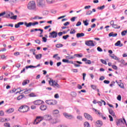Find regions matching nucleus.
<instances>
[{
	"label": "nucleus",
	"instance_id": "nucleus-1",
	"mask_svg": "<svg viewBox=\"0 0 127 127\" xmlns=\"http://www.w3.org/2000/svg\"><path fill=\"white\" fill-rule=\"evenodd\" d=\"M27 8L30 10L36 11V3H35V1H30L28 4Z\"/></svg>",
	"mask_w": 127,
	"mask_h": 127
},
{
	"label": "nucleus",
	"instance_id": "nucleus-2",
	"mask_svg": "<svg viewBox=\"0 0 127 127\" xmlns=\"http://www.w3.org/2000/svg\"><path fill=\"white\" fill-rule=\"evenodd\" d=\"M37 4L39 7H44L45 6V0H37Z\"/></svg>",
	"mask_w": 127,
	"mask_h": 127
},
{
	"label": "nucleus",
	"instance_id": "nucleus-3",
	"mask_svg": "<svg viewBox=\"0 0 127 127\" xmlns=\"http://www.w3.org/2000/svg\"><path fill=\"white\" fill-rule=\"evenodd\" d=\"M62 62L64 63H68V64H73V65L75 66V67H80V64H76V63H74L73 62L71 61H69L68 60L66 59H63L62 60Z\"/></svg>",
	"mask_w": 127,
	"mask_h": 127
},
{
	"label": "nucleus",
	"instance_id": "nucleus-4",
	"mask_svg": "<svg viewBox=\"0 0 127 127\" xmlns=\"http://www.w3.org/2000/svg\"><path fill=\"white\" fill-rule=\"evenodd\" d=\"M43 117L41 116H38L36 117V119L34 121V125H38V124H39L40 122H42V121H43Z\"/></svg>",
	"mask_w": 127,
	"mask_h": 127
},
{
	"label": "nucleus",
	"instance_id": "nucleus-5",
	"mask_svg": "<svg viewBox=\"0 0 127 127\" xmlns=\"http://www.w3.org/2000/svg\"><path fill=\"white\" fill-rule=\"evenodd\" d=\"M58 36V33L56 31H53L51 33H50V35L49 37L50 38H56Z\"/></svg>",
	"mask_w": 127,
	"mask_h": 127
},
{
	"label": "nucleus",
	"instance_id": "nucleus-6",
	"mask_svg": "<svg viewBox=\"0 0 127 127\" xmlns=\"http://www.w3.org/2000/svg\"><path fill=\"white\" fill-rule=\"evenodd\" d=\"M85 45H87V46H91L93 47L95 46V44H94V41L88 40L85 41Z\"/></svg>",
	"mask_w": 127,
	"mask_h": 127
},
{
	"label": "nucleus",
	"instance_id": "nucleus-7",
	"mask_svg": "<svg viewBox=\"0 0 127 127\" xmlns=\"http://www.w3.org/2000/svg\"><path fill=\"white\" fill-rule=\"evenodd\" d=\"M46 103L48 105H52L53 106H54V105H56V104H57V101L51 100H46Z\"/></svg>",
	"mask_w": 127,
	"mask_h": 127
},
{
	"label": "nucleus",
	"instance_id": "nucleus-8",
	"mask_svg": "<svg viewBox=\"0 0 127 127\" xmlns=\"http://www.w3.org/2000/svg\"><path fill=\"white\" fill-rule=\"evenodd\" d=\"M43 118L46 121H51V120H52V117L50 115H46L43 117Z\"/></svg>",
	"mask_w": 127,
	"mask_h": 127
},
{
	"label": "nucleus",
	"instance_id": "nucleus-9",
	"mask_svg": "<svg viewBox=\"0 0 127 127\" xmlns=\"http://www.w3.org/2000/svg\"><path fill=\"white\" fill-rule=\"evenodd\" d=\"M84 116L87 120H88L89 121H93V118H92V116L90 115L89 114H88L87 113H84Z\"/></svg>",
	"mask_w": 127,
	"mask_h": 127
},
{
	"label": "nucleus",
	"instance_id": "nucleus-10",
	"mask_svg": "<svg viewBox=\"0 0 127 127\" xmlns=\"http://www.w3.org/2000/svg\"><path fill=\"white\" fill-rule=\"evenodd\" d=\"M63 115L66 119H69V120H71V119H73V116L68 114V113H63Z\"/></svg>",
	"mask_w": 127,
	"mask_h": 127
},
{
	"label": "nucleus",
	"instance_id": "nucleus-11",
	"mask_svg": "<svg viewBox=\"0 0 127 127\" xmlns=\"http://www.w3.org/2000/svg\"><path fill=\"white\" fill-rule=\"evenodd\" d=\"M33 104H34V105H36V106H39V105H41V104H42V101L41 100H36L33 102Z\"/></svg>",
	"mask_w": 127,
	"mask_h": 127
},
{
	"label": "nucleus",
	"instance_id": "nucleus-12",
	"mask_svg": "<svg viewBox=\"0 0 127 127\" xmlns=\"http://www.w3.org/2000/svg\"><path fill=\"white\" fill-rule=\"evenodd\" d=\"M34 31H41L40 34H42V33H43V29H35L30 30V32H34Z\"/></svg>",
	"mask_w": 127,
	"mask_h": 127
},
{
	"label": "nucleus",
	"instance_id": "nucleus-13",
	"mask_svg": "<svg viewBox=\"0 0 127 127\" xmlns=\"http://www.w3.org/2000/svg\"><path fill=\"white\" fill-rule=\"evenodd\" d=\"M24 109H26V110H28V106H22L20 107H19L18 111L19 112H20V113H21V111H23V110H24Z\"/></svg>",
	"mask_w": 127,
	"mask_h": 127
},
{
	"label": "nucleus",
	"instance_id": "nucleus-14",
	"mask_svg": "<svg viewBox=\"0 0 127 127\" xmlns=\"http://www.w3.org/2000/svg\"><path fill=\"white\" fill-rule=\"evenodd\" d=\"M97 127H102L103 126V122L101 120H98L96 122Z\"/></svg>",
	"mask_w": 127,
	"mask_h": 127
},
{
	"label": "nucleus",
	"instance_id": "nucleus-15",
	"mask_svg": "<svg viewBox=\"0 0 127 127\" xmlns=\"http://www.w3.org/2000/svg\"><path fill=\"white\" fill-rule=\"evenodd\" d=\"M23 24H24V22H18V23L15 25V28H18L19 27H20V25H23Z\"/></svg>",
	"mask_w": 127,
	"mask_h": 127
},
{
	"label": "nucleus",
	"instance_id": "nucleus-16",
	"mask_svg": "<svg viewBox=\"0 0 127 127\" xmlns=\"http://www.w3.org/2000/svg\"><path fill=\"white\" fill-rule=\"evenodd\" d=\"M83 36H85V34L84 33H78L76 34V37L77 38H80V37H83Z\"/></svg>",
	"mask_w": 127,
	"mask_h": 127
},
{
	"label": "nucleus",
	"instance_id": "nucleus-17",
	"mask_svg": "<svg viewBox=\"0 0 127 127\" xmlns=\"http://www.w3.org/2000/svg\"><path fill=\"white\" fill-rule=\"evenodd\" d=\"M109 37H116V36H118V34L117 33H115L114 34V32H111L109 34Z\"/></svg>",
	"mask_w": 127,
	"mask_h": 127
},
{
	"label": "nucleus",
	"instance_id": "nucleus-18",
	"mask_svg": "<svg viewBox=\"0 0 127 127\" xmlns=\"http://www.w3.org/2000/svg\"><path fill=\"white\" fill-rule=\"evenodd\" d=\"M109 112L113 117H116V114L112 109H109Z\"/></svg>",
	"mask_w": 127,
	"mask_h": 127
},
{
	"label": "nucleus",
	"instance_id": "nucleus-19",
	"mask_svg": "<svg viewBox=\"0 0 127 127\" xmlns=\"http://www.w3.org/2000/svg\"><path fill=\"white\" fill-rule=\"evenodd\" d=\"M40 109L41 111H45L47 109V107L46 105H42L40 106Z\"/></svg>",
	"mask_w": 127,
	"mask_h": 127
},
{
	"label": "nucleus",
	"instance_id": "nucleus-20",
	"mask_svg": "<svg viewBox=\"0 0 127 127\" xmlns=\"http://www.w3.org/2000/svg\"><path fill=\"white\" fill-rule=\"evenodd\" d=\"M109 56L111 57V58H112L113 59H114L115 60H120V59H119L118 57L115 56V55H109Z\"/></svg>",
	"mask_w": 127,
	"mask_h": 127
},
{
	"label": "nucleus",
	"instance_id": "nucleus-21",
	"mask_svg": "<svg viewBox=\"0 0 127 127\" xmlns=\"http://www.w3.org/2000/svg\"><path fill=\"white\" fill-rule=\"evenodd\" d=\"M35 57L37 60H40V59H41V58L42 57V54H40L38 55H36Z\"/></svg>",
	"mask_w": 127,
	"mask_h": 127
},
{
	"label": "nucleus",
	"instance_id": "nucleus-22",
	"mask_svg": "<svg viewBox=\"0 0 127 127\" xmlns=\"http://www.w3.org/2000/svg\"><path fill=\"white\" fill-rule=\"evenodd\" d=\"M54 83H55V80H53L52 79H51L49 81V84L51 86H54Z\"/></svg>",
	"mask_w": 127,
	"mask_h": 127
},
{
	"label": "nucleus",
	"instance_id": "nucleus-23",
	"mask_svg": "<svg viewBox=\"0 0 127 127\" xmlns=\"http://www.w3.org/2000/svg\"><path fill=\"white\" fill-rule=\"evenodd\" d=\"M6 112L8 114H11V113H13V112H14V109L13 108H10L8 109Z\"/></svg>",
	"mask_w": 127,
	"mask_h": 127
},
{
	"label": "nucleus",
	"instance_id": "nucleus-24",
	"mask_svg": "<svg viewBox=\"0 0 127 127\" xmlns=\"http://www.w3.org/2000/svg\"><path fill=\"white\" fill-rule=\"evenodd\" d=\"M103 103L104 106H106V102L104 100H101V101L97 102V103L99 105V106H102L103 105Z\"/></svg>",
	"mask_w": 127,
	"mask_h": 127
},
{
	"label": "nucleus",
	"instance_id": "nucleus-25",
	"mask_svg": "<svg viewBox=\"0 0 127 127\" xmlns=\"http://www.w3.org/2000/svg\"><path fill=\"white\" fill-rule=\"evenodd\" d=\"M46 1L48 4H52V3L55 2V0H46Z\"/></svg>",
	"mask_w": 127,
	"mask_h": 127
},
{
	"label": "nucleus",
	"instance_id": "nucleus-26",
	"mask_svg": "<svg viewBox=\"0 0 127 127\" xmlns=\"http://www.w3.org/2000/svg\"><path fill=\"white\" fill-rule=\"evenodd\" d=\"M74 56H76L77 58H81L83 57V54H74Z\"/></svg>",
	"mask_w": 127,
	"mask_h": 127
},
{
	"label": "nucleus",
	"instance_id": "nucleus-27",
	"mask_svg": "<svg viewBox=\"0 0 127 127\" xmlns=\"http://www.w3.org/2000/svg\"><path fill=\"white\" fill-rule=\"evenodd\" d=\"M24 24L25 26H26V27H30V26H31V22H29L28 23H27L26 22H25L24 23Z\"/></svg>",
	"mask_w": 127,
	"mask_h": 127
},
{
	"label": "nucleus",
	"instance_id": "nucleus-28",
	"mask_svg": "<svg viewBox=\"0 0 127 127\" xmlns=\"http://www.w3.org/2000/svg\"><path fill=\"white\" fill-rule=\"evenodd\" d=\"M29 83V80H24L22 82V85L25 86V85H27V84H28Z\"/></svg>",
	"mask_w": 127,
	"mask_h": 127
},
{
	"label": "nucleus",
	"instance_id": "nucleus-29",
	"mask_svg": "<svg viewBox=\"0 0 127 127\" xmlns=\"http://www.w3.org/2000/svg\"><path fill=\"white\" fill-rule=\"evenodd\" d=\"M112 27L113 28H115V29H119L120 28H121V26H118L117 24H114L112 26Z\"/></svg>",
	"mask_w": 127,
	"mask_h": 127
},
{
	"label": "nucleus",
	"instance_id": "nucleus-30",
	"mask_svg": "<svg viewBox=\"0 0 127 127\" xmlns=\"http://www.w3.org/2000/svg\"><path fill=\"white\" fill-rule=\"evenodd\" d=\"M127 30H124L121 32V35L122 36H126V35H127Z\"/></svg>",
	"mask_w": 127,
	"mask_h": 127
},
{
	"label": "nucleus",
	"instance_id": "nucleus-31",
	"mask_svg": "<svg viewBox=\"0 0 127 127\" xmlns=\"http://www.w3.org/2000/svg\"><path fill=\"white\" fill-rule=\"evenodd\" d=\"M23 98H24V95H21L18 96V97L17 98V100H18V101H19L20 100H21V99H23Z\"/></svg>",
	"mask_w": 127,
	"mask_h": 127
},
{
	"label": "nucleus",
	"instance_id": "nucleus-32",
	"mask_svg": "<svg viewBox=\"0 0 127 127\" xmlns=\"http://www.w3.org/2000/svg\"><path fill=\"white\" fill-rule=\"evenodd\" d=\"M71 96H72L73 98H75L77 96V93L74 91L71 92Z\"/></svg>",
	"mask_w": 127,
	"mask_h": 127
},
{
	"label": "nucleus",
	"instance_id": "nucleus-33",
	"mask_svg": "<svg viewBox=\"0 0 127 127\" xmlns=\"http://www.w3.org/2000/svg\"><path fill=\"white\" fill-rule=\"evenodd\" d=\"M120 121L121 123H122V124H126V125L127 127V121H126V119H125V118L123 119H120Z\"/></svg>",
	"mask_w": 127,
	"mask_h": 127
},
{
	"label": "nucleus",
	"instance_id": "nucleus-34",
	"mask_svg": "<svg viewBox=\"0 0 127 127\" xmlns=\"http://www.w3.org/2000/svg\"><path fill=\"white\" fill-rule=\"evenodd\" d=\"M98 115H99L100 117L102 118L103 120H107V118H106V117H104V116L103 115V114L100 112H98Z\"/></svg>",
	"mask_w": 127,
	"mask_h": 127
},
{
	"label": "nucleus",
	"instance_id": "nucleus-35",
	"mask_svg": "<svg viewBox=\"0 0 127 127\" xmlns=\"http://www.w3.org/2000/svg\"><path fill=\"white\" fill-rule=\"evenodd\" d=\"M84 127H91L90 126V124H89V123H88L87 122H85L84 123Z\"/></svg>",
	"mask_w": 127,
	"mask_h": 127
},
{
	"label": "nucleus",
	"instance_id": "nucleus-36",
	"mask_svg": "<svg viewBox=\"0 0 127 127\" xmlns=\"http://www.w3.org/2000/svg\"><path fill=\"white\" fill-rule=\"evenodd\" d=\"M83 22L85 26H88V25H89V22H88V20L86 19V20H83Z\"/></svg>",
	"mask_w": 127,
	"mask_h": 127
},
{
	"label": "nucleus",
	"instance_id": "nucleus-37",
	"mask_svg": "<svg viewBox=\"0 0 127 127\" xmlns=\"http://www.w3.org/2000/svg\"><path fill=\"white\" fill-rule=\"evenodd\" d=\"M105 5H103L102 6L98 7L97 9H100V10H103V9H104V8H105Z\"/></svg>",
	"mask_w": 127,
	"mask_h": 127
},
{
	"label": "nucleus",
	"instance_id": "nucleus-38",
	"mask_svg": "<svg viewBox=\"0 0 127 127\" xmlns=\"http://www.w3.org/2000/svg\"><path fill=\"white\" fill-rule=\"evenodd\" d=\"M56 47L57 48H60L61 47H63V45L62 44H58L56 45Z\"/></svg>",
	"mask_w": 127,
	"mask_h": 127
},
{
	"label": "nucleus",
	"instance_id": "nucleus-39",
	"mask_svg": "<svg viewBox=\"0 0 127 127\" xmlns=\"http://www.w3.org/2000/svg\"><path fill=\"white\" fill-rule=\"evenodd\" d=\"M18 0H8V2H10V3H15L16 1H17Z\"/></svg>",
	"mask_w": 127,
	"mask_h": 127
},
{
	"label": "nucleus",
	"instance_id": "nucleus-40",
	"mask_svg": "<svg viewBox=\"0 0 127 127\" xmlns=\"http://www.w3.org/2000/svg\"><path fill=\"white\" fill-rule=\"evenodd\" d=\"M76 33V30L73 29H71V30L70 31V34H75Z\"/></svg>",
	"mask_w": 127,
	"mask_h": 127
},
{
	"label": "nucleus",
	"instance_id": "nucleus-41",
	"mask_svg": "<svg viewBox=\"0 0 127 127\" xmlns=\"http://www.w3.org/2000/svg\"><path fill=\"white\" fill-rule=\"evenodd\" d=\"M53 114L54 115H58L59 113V110H55L53 111Z\"/></svg>",
	"mask_w": 127,
	"mask_h": 127
},
{
	"label": "nucleus",
	"instance_id": "nucleus-42",
	"mask_svg": "<svg viewBox=\"0 0 127 127\" xmlns=\"http://www.w3.org/2000/svg\"><path fill=\"white\" fill-rule=\"evenodd\" d=\"M100 61L102 64H104V65H107V62L103 59H101Z\"/></svg>",
	"mask_w": 127,
	"mask_h": 127
},
{
	"label": "nucleus",
	"instance_id": "nucleus-43",
	"mask_svg": "<svg viewBox=\"0 0 127 127\" xmlns=\"http://www.w3.org/2000/svg\"><path fill=\"white\" fill-rule=\"evenodd\" d=\"M29 111V108L28 107V109H24L22 110L21 113H26V112H28Z\"/></svg>",
	"mask_w": 127,
	"mask_h": 127
},
{
	"label": "nucleus",
	"instance_id": "nucleus-44",
	"mask_svg": "<svg viewBox=\"0 0 127 127\" xmlns=\"http://www.w3.org/2000/svg\"><path fill=\"white\" fill-rule=\"evenodd\" d=\"M29 97H36V95H35L34 94V93H31L29 95Z\"/></svg>",
	"mask_w": 127,
	"mask_h": 127
},
{
	"label": "nucleus",
	"instance_id": "nucleus-45",
	"mask_svg": "<svg viewBox=\"0 0 127 127\" xmlns=\"http://www.w3.org/2000/svg\"><path fill=\"white\" fill-rule=\"evenodd\" d=\"M10 18L11 19L16 20L17 18V15H14V16H11V17H10Z\"/></svg>",
	"mask_w": 127,
	"mask_h": 127
},
{
	"label": "nucleus",
	"instance_id": "nucleus-46",
	"mask_svg": "<svg viewBox=\"0 0 127 127\" xmlns=\"http://www.w3.org/2000/svg\"><path fill=\"white\" fill-rule=\"evenodd\" d=\"M37 66L33 65H29L26 66V69H29V68H36Z\"/></svg>",
	"mask_w": 127,
	"mask_h": 127
},
{
	"label": "nucleus",
	"instance_id": "nucleus-47",
	"mask_svg": "<svg viewBox=\"0 0 127 127\" xmlns=\"http://www.w3.org/2000/svg\"><path fill=\"white\" fill-rule=\"evenodd\" d=\"M76 118L77 120H79V121H82L83 118L81 116H77Z\"/></svg>",
	"mask_w": 127,
	"mask_h": 127
},
{
	"label": "nucleus",
	"instance_id": "nucleus-48",
	"mask_svg": "<svg viewBox=\"0 0 127 127\" xmlns=\"http://www.w3.org/2000/svg\"><path fill=\"white\" fill-rule=\"evenodd\" d=\"M121 44V41H118L115 44V46H120Z\"/></svg>",
	"mask_w": 127,
	"mask_h": 127
},
{
	"label": "nucleus",
	"instance_id": "nucleus-49",
	"mask_svg": "<svg viewBox=\"0 0 127 127\" xmlns=\"http://www.w3.org/2000/svg\"><path fill=\"white\" fill-rule=\"evenodd\" d=\"M30 91H31V89H27L26 91L24 92V94H28V93L30 92Z\"/></svg>",
	"mask_w": 127,
	"mask_h": 127
},
{
	"label": "nucleus",
	"instance_id": "nucleus-50",
	"mask_svg": "<svg viewBox=\"0 0 127 127\" xmlns=\"http://www.w3.org/2000/svg\"><path fill=\"white\" fill-rule=\"evenodd\" d=\"M117 99L118 101H122V96H121V95H119Z\"/></svg>",
	"mask_w": 127,
	"mask_h": 127
},
{
	"label": "nucleus",
	"instance_id": "nucleus-51",
	"mask_svg": "<svg viewBox=\"0 0 127 127\" xmlns=\"http://www.w3.org/2000/svg\"><path fill=\"white\" fill-rule=\"evenodd\" d=\"M91 88H92V89H93V90H96V89H97V86L94 85H91Z\"/></svg>",
	"mask_w": 127,
	"mask_h": 127
},
{
	"label": "nucleus",
	"instance_id": "nucleus-52",
	"mask_svg": "<svg viewBox=\"0 0 127 127\" xmlns=\"http://www.w3.org/2000/svg\"><path fill=\"white\" fill-rule=\"evenodd\" d=\"M69 35H65V36H64L63 37V39H64L65 40H66V39H67V38H68V37H69Z\"/></svg>",
	"mask_w": 127,
	"mask_h": 127
},
{
	"label": "nucleus",
	"instance_id": "nucleus-53",
	"mask_svg": "<svg viewBox=\"0 0 127 127\" xmlns=\"http://www.w3.org/2000/svg\"><path fill=\"white\" fill-rule=\"evenodd\" d=\"M4 127H10V124H9V123H5L4 124Z\"/></svg>",
	"mask_w": 127,
	"mask_h": 127
},
{
	"label": "nucleus",
	"instance_id": "nucleus-54",
	"mask_svg": "<svg viewBox=\"0 0 127 127\" xmlns=\"http://www.w3.org/2000/svg\"><path fill=\"white\" fill-rule=\"evenodd\" d=\"M4 26H10V27H13V24H5L4 25Z\"/></svg>",
	"mask_w": 127,
	"mask_h": 127
},
{
	"label": "nucleus",
	"instance_id": "nucleus-55",
	"mask_svg": "<svg viewBox=\"0 0 127 127\" xmlns=\"http://www.w3.org/2000/svg\"><path fill=\"white\" fill-rule=\"evenodd\" d=\"M92 11L89 10L86 13V15H90V14H92Z\"/></svg>",
	"mask_w": 127,
	"mask_h": 127
},
{
	"label": "nucleus",
	"instance_id": "nucleus-56",
	"mask_svg": "<svg viewBox=\"0 0 127 127\" xmlns=\"http://www.w3.org/2000/svg\"><path fill=\"white\" fill-rule=\"evenodd\" d=\"M97 50L99 51V52H102L103 50L100 47H97Z\"/></svg>",
	"mask_w": 127,
	"mask_h": 127
},
{
	"label": "nucleus",
	"instance_id": "nucleus-57",
	"mask_svg": "<svg viewBox=\"0 0 127 127\" xmlns=\"http://www.w3.org/2000/svg\"><path fill=\"white\" fill-rule=\"evenodd\" d=\"M112 68L115 70H118V66H117L116 65H112Z\"/></svg>",
	"mask_w": 127,
	"mask_h": 127
},
{
	"label": "nucleus",
	"instance_id": "nucleus-58",
	"mask_svg": "<svg viewBox=\"0 0 127 127\" xmlns=\"http://www.w3.org/2000/svg\"><path fill=\"white\" fill-rule=\"evenodd\" d=\"M82 24V23L80 21L77 22V23L76 24V26H80Z\"/></svg>",
	"mask_w": 127,
	"mask_h": 127
},
{
	"label": "nucleus",
	"instance_id": "nucleus-59",
	"mask_svg": "<svg viewBox=\"0 0 127 127\" xmlns=\"http://www.w3.org/2000/svg\"><path fill=\"white\" fill-rule=\"evenodd\" d=\"M109 117L110 122H113L114 121V119H113V117H112V116L109 115Z\"/></svg>",
	"mask_w": 127,
	"mask_h": 127
},
{
	"label": "nucleus",
	"instance_id": "nucleus-60",
	"mask_svg": "<svg viewBox=\"0 0 127 127\" xmlns=\"http://www.w3.org/2000/svg\"><path fill=\"white\" fill-rule=\"evenodd\" d=\"M103 83H104V84H110V81L105 80L103 81Z\"/></svg>",
	"mask_w": 127,
	"mask_h": 127
},
{
	"label": "nucleus",
	"instance_id": "nucleus-61",
	"mask_svg": "<svg viewBox=\"0 0 127 127\" xmlns=\"http://www.w3.org/2000/svg\"><path fill=\"white\" fill-rule=\"evenodd\" d=\"M76 18H77V17H73L71 18L70 20L72 22L75 21V19H76Z\"/></svg>",
	"mask_w": 127,
	"mask_h": 127
},
{
	"label": "nucleus",
	"instance_id": "nucleus-62",
	"mask_svg": "<svg viewBox=\"0 0 127 127\" xmlns=\"http://www.w3.org/2000/svg\"><path fill=\"white\" fill-rule=\"evenodd\" d=\"M100 81H103V80H105V76H102L99 78Z\"/></svg>",
	"mask_w": 127,
	"mask_h": 127
},
{
	"label": "nucleus",
	"instance_id": "nucleus-63",
	"mask_svg": "<svg viewBox=\"0 0 127 127\" xmlns=\"http://www.w3.org/2000/svg\"><path fill=\"white\" fill-rule=\"evenodd\" d=\"M42 39L43 42H46V41H47V38H46V37H43Z\"/></svg>",
	"mask_w": 127,
	"mask_h": 127
},
{
	"label": "nucleus",
	"instance_id": "nucleus-64",
	"mask_svg": "<svg viewBox=\"0 0 127 127\" xmlns=\"http://www.w3.org/2000/svg\"><path fill=\"white\" fill-rule=\"evenodd\" d=\"M58 35L59 36H62V35H63V33H62V32H60L58 33Z\"/></svg>",
	"mask_w": 127,
	"mask_h": 127
}]
</instances>
